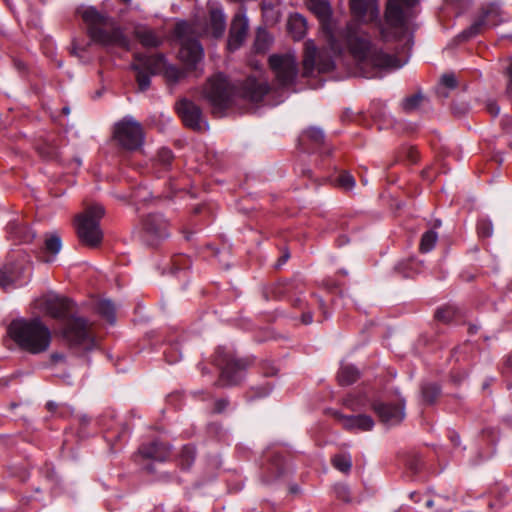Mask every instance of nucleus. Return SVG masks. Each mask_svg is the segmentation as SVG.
<instances>
[{"label":"nucleus","instance_id":"f257e3e1","mask_svg":"<svg viewBox=\"0 0 512 512\" xmlns=\"http://www.w3.org/2000/svg\"><path fill=\"white\" fill-rule=\"evenodd\" d=\"M40 305L47 315L61 321V337L71 348L90 351L95 347L89 323L75 316V303L71 299L51 292L43 296Z\"/></svg>","mask_w":512,"mask_h":512},{"label":"nucleus","instance_id":"f03ea898","mask_svg":"<svg viewBox=\"0 0 512 512\" xmlns=\"http://www.w3.org/2000/svg\"><path fill=\"white\" fill-rule=\"evenodd\" d=\"M345 41L365 78L381 77L382 71L399 69L407 62V59L401 60L384 52L382 48L372 42L368 33L356 29L353 25L347 26Z\"/></svg>","mask_w":512,"mask_h":512},{"label":"nucleus","instance_id":"7ed1b4c3","mask_svg":"<svg viewBox=\"0 0 512 512\" xmlns=\"http://www.w3.org/2000/svg\"><path fill=\"white\" fill-rule=\"evenodd\" d=\"M82 19L87 26V33L90 39L106 48L129 49L130 40L120 26L110 21V18L100 13L94 7H88L82 12Z\"/></svg>","mask_w":512,"mask_h":512},{"label":"nucleus","instance_id":"20e7f679","mask_svg":"<svg viewBox=\"0 0 512 512\" xmlns=\"http://www.w3.org/2000/svg\"><path fill=\"white\" fill-rule=\"evenodd\" d=\"M8 334L22 350L31 354L48 350L52 339L50 329L38 317L12 321Z\"/></svg>","mask_w":512,"mask_h":512},{"label":"nucleus","instance_id":"39448f33","mask_svg":"<svg viewBox=\"0 0 512 512\" xmlns=\"http://www.w3.org/2000/svg\"><path fill=\"white\" fill-rule=\"evenodd\" d=\"M419 0H387L384 24L380 34L384 41L399 40L404 37L414 17L413 9Z\"/></svg>","mask_w":512,"mask_h":512},{"label":"nucleus","instance_id":"423d86ee","mask_svg":"<svg viewBox=\"0 0 512 512\" xmlns=\"http://www.w3.org/2000/svg\"><path fill=\"white\" fill-rule=\"evenodd\" d=\"M213 362L220 369L219 380L215 383L220 387L238 385L245 378L250 364L246 358H236L233 351L226 347L217 348Z\"/></svg>","mask_w":512,"mask_h":512},{"label":"nucleus","instance_id":"0eeeda50","mask_svg":"<svg viewBox=\"0 0 512 512\" xmlns=\"http://www.w3.org/2000/svg\"><path fill=\"white\" fill-rule=\"evenodd\" d=\"M104 208L94 204L86 208L75 218V227L80 242L89 247H97L103 239L100 220L104 215Z\"/></svg>","mask_w":512,"mask_h":512},{"label":"nucleus","instance_id":"6e6552de","mask_svg":"<svg viewBox=\"0 0 512 512\" xmlns=\"http://www.w3.org/2000/svg\"><path fill=\"white\" fill-rule=\"evenodd\" d=\"M202 94L212 112L222 114L233 102L235 87L224 74L218 73L207 80Z\"/></svg>","mask_w":512,"mask_h":512},{"label":"nucleus","instance_id":"1a4fd4ad","mask_svg":"<svg viewBox=\"0 0 512 512\" xmlns=\"http://www.w3.org/2000/svg\"><path fill=\"white\" fill-rule=\"evenodd\" d=\"M174 34L180 43L179 59L188 70L197 69L204 57V50L199 40L193 35L192 26L186 21L176 24Z\"/></svg>","mask_w":512,"mask_h":512},{"label":"nucleus","instance_id":"9d476101","mask_svg":"<svg viewBox=\"0 0 512 512\" xmlns=\"http://www.w3.org/2000/svg\"><path fill=\"white\" fill-rule=\"evenodd\" d=\"M502 21V10L498 2L483 4L472 24L459 33L454 41L458 43L467 41L480 34L485 28L497 26Z\"/></svg>","mask_w":512,"mask_h":512},{"label":"nucleus","instance_id":"9b49d317","mask_svg":"<svg viewBox=\"0 0 512 512\" xmlns=\"http://www.w3.org/2000/svg\"><path fill=\"white\" fill-rule=\"evenodd\" d=\"M269 66L280 88L292 86L298 75V64L294 54H273L269 57Z\"/></svg>","mask_w":512,"mask_h":512},{"label":"nucleus","instance_id":"f8f14e48","mask_svg":"<svg viewBox=\"0 0 512 512\" xmlns=\"http://www.w3.org/2000/svg\"><path fill=\"white\" fill-rule=\"evenodd\" d=\"M114 138L122 148L136 150L142 146L144 141L142 126L132 116H126L116 123Z\"/></svg>","mask_w":512,"mask_h":512},{"label":"nucleus","instance_id":"ddd939ff","mask_svg":"<svg viewBox=\"0 0 512 512\" xmlns=\"http://www.w3.org/2000/svg\"><path fill=\"white\" fill-rule=\"evenodd\" d=\"M304 46V77L314 76L316 73H328L335 68L333 58L328 53H318L317 47L312 40H307Z\"/></svg>","mask_w":512,"mask_h":512},{"label":"nucleus","instance_id":"4468645a","mask_svg":"<svg viewBox=\"0 0 512 512\" xmlns=\"http://www.w3.org/2000/svg\"><path fill=\"white\" fill-rule=\"evenodd\" d=\"M31 276L29 263L17 260L6 263L0 267V286L5 290H11L27 284Z\"/></svg>","mask_w":512,"mask_h":512},{"label":"nucleus","instance_id":"2eb2a0df","mask_svg":"<svg viewBox=\"0 0 512 512\" xmlns=\"http://www.w3.org/2000/svg\"><path fill=\"white\" fill-rule=\"evenodd\" d=\"M299 146L305 152H315L326 156L332 153V148L326 144L324 131L317 126H311L301 133Z\"/></svg>","mask_w":512,"mask_h":512},{"label":"nucleus","instance_id":"dca6fc26","mask_svg":"<svg viewBox=\"0 0 512 512\" xmlns=\"http://www.w3.org/2000/svg\"><path fill=\"white\" fill-rule=\"evenodd\" d=\"M371 407L380 421L387 426H395L405 417V400L403 398L399 399L397 404L374 400Z\"/></svg>","mask_w":512,"mask_h":512},{"label":"nucleus","instance_id":"f3484780","mask_svg":"<svg viewBox=\"0 0 512 512\" xmlns=\"http://www.w3.org/2000/svg\"><path fill=\"white\" fill-rule=\"evenodd\" d=\"M177 111L183 123L196 131L208 129V123L204 119L201 108L188 99H182L177 103Z\"/></svg>","mask_w":512,"mask_h":512},{"label":"nucleus","instance_id":"a211bd4d","mask_svg":"<svg viewBox=\"0 0 512 512\" xmlns=\"http://www.w3.org/2000/svg\"><path fill=\"white\" fill-rule=\"evenodd\" d=\"M248 28L249 22L245 9H241L234 15L231 22L227 40V49L230 52H234L242 46L246 39Z\"/></svg>","mask_w":512,"mask_h":512},{"label":"nucleus","instance_id":"6ab92c4d","mask_svg":"<svg viewBox=\"0 0 512 512\" xmlns=\"http://www.w3.org/2000/svg\"><path fill=\"white\" fill-rule=\"evenodd\" d=\"M143 229L151 245H155L160 240L169 236L168 222L162 214H149L143 222Z\"/></svg>","mask_w":512,"mask_h":512},{"label":"nucleus","instance_id":"aec40b11","mask_svg":"<svg viewBox=\"0 0 512 512\" xmlns=\"http://www.w3.org/2000/svg\"><path fill=\"white\" fill-rule=\"evenodd\" d=\"M353 17L360 22H373L379 19L378 0H350Z\"/></svg>","mask_w":512,"mask_h":512},{"label":"nucleus","instance_id":"412c9836","mask_svg":"<svg viewBox=\"0 0 512 512\" xmlns=\"http://www.w3.org/2000/svg\"><path fill=\"white\" fill-rule=\"evenodd\" d=\"M333 416L346 430L370 431L375 424L372 417L366 414L345 415L339 411H334Z\"/></svg>","mask_w":512,"mask_h":512},{"label":"nucleus","instance_id":"4be33fe9","mask_svg":"<svg viewBox=\"0 0 512 512\" xmlns=\"http://www.w3.org/2000/svg\"><path fill=\"white\" fill-rule=\"evenodd\" d=\"M268 91V83L265 81H259L255 77H248L242 86L243 97L252 102L261 101Z\"/></svg>","mask_w":512,"mask_h":512},{"label":"nucleus","instance_id":"5701e85b","mask_svg":"<svg viewBox=\"0 0 512 512\" xmlns=\"http://www.w3.org/2000/svg\"><path fill=\"white\" fill-rule=\"evenodd\" d=\"M226 29V16L220 5L212 6L209 10V24L207 32L213 38H220L223 36Z\"/></svg>","mask_w":512,"mask_h":512},{"label":"nucleus","instance_id":"b1692460","mask_svg":"<svg viewBox=\"0 0 512 512\" xmlns=\"http://www.w3.org/2000/svg\"><path fill=\"white\" fill-rule=\"evenodd\" d=\"M136 63L153 75L162 74L167 60L163 54H137Z\"/></svg>","mask_w":512,"mask_h":512},{"label":"nucleus","instance_id":"393cba45","mask_svg":"<svg viewBox=\"0 0 512 512\" xmlns=\"http://www.w3.org/2000/svg\"><path fill=\"white\" fill-rule=\"evenodd\" d=\"M140 454L148 459L155 461H165L170 455V448L160 441H152L149 444H143L139 448Z\"/></svg>","mask_w":512,"mask_h":512},{"label":"nucleus","instance_id":"a878e982","mask_svg":"<svg viewBox=\"0 0 512 512\" xmlns=\"http://www.w3.org/2000/svg\"><path fill=\"white\" fill-rule=\"evenodd\" d=\"M287 29L294 40H301L307 31V21L299 13L291 14L287 22Z\"/></svg>","mask_w":512,"mask_h":512},{"label":"nucleus","instance_id":"bb28decb","mask_svg":"<svg viewBox=\"0 0 512 512\" xmlns=\"http://www.w3.org/2000/svg\"><path fill=\"white\" fill-rule=\"evenodd\" d=\"M10 234L19 243H30L36 236L35 232L27 224L22 223L11 224Z\"/></svg>","mask_w":512,"mask_h":512},{"label":"nucleus","instance_id":"cd10ccee","mask_svg":"<svg viewBox=\"0 0 512 512\" xmlns=\"http://www.w3.org/2000/svg\"><path fill=\"white\" fill-rule=\"evenodd\" d=\"M61 248L62 241L59 235H47L44 241V252L50 254V256H47L44 259V261L48 263L53 262L55 260L56 255L60 252Z\"/></svg>","mask_w":512,"mask_h":512},{"label":"nucleus","instance_id":"c85d7f7f","mask_svg":"<svg viewBox=\"0 0 512 512\" xmlns=\"http://www.w3.org/2000/svg\"><path fill=\"white\" fill-rule=\"evenodd\" d=\"M360 376L359 370L350 364H343L338 372V381L342 386L355 383Z\"/></svg>","mask_w":512,"mask_h":512},{"label":"nucleus","instance_id":"c756f323","mask_svg":"<svg viewBox=\"0 0 512 512\" xmlns=\"http://www.w3.org/2000/svg\"><path fill=\"white\" fill-rule=\"evenodd\" d=\"M308 8L322 21L331 15L330 4L326 0H307Z\"/></svg>","mask_w":512,"mask_h":512},{"label":"nucleus","instance_id":"7c9ffc66","mask_svg":"<svg viewBox=\"0 0 512 512\" xmlns=\"http://www.w3.org/2000/svg\"><path fill=\"white\" fill-rule=\"evenodd\" d=\"M129 434V427L122 423L119 425L117 431L108 429L105 433V439L111 445V447L114 448L118 442L126 440Z\"/></svg>","mask_w":512,"mask_h":512},{"label":"nucleus","instance_id":"2f4dec72","mask_svg":"<svg viewBox=\"0 0 512 512\" xmlns=\"http://www.w3.org/2000/svg\"><path fill=\"white\" fill-rule=\"evenodd\" d=\"M272 43V38L268 31L263 27H258L254 41V49L258 53L267 51Z\"/></svg>","mask_w":512,"mask_h":512},{"label":"nucleus","instance_id":"473e14b6","mask_svg":"<svg viewBox=\"0 0 512 512\" xmlns=\"http://www.w3.org/2000/svg\"><path fill=\"white\" fill-rule=\"evenodd\" d=\"M425 100L426 97L421 92H418L404 98L401 103V107L405 113H413L420 108Z\"/></svg>","mask_w":512,"mask_h":512},{"label":"nucleus","instance_id":"72a5a7b5","mask_svg":"<svg viewBox=\"0 0 512 512\" xmlns=\"http://www.w3.org/2000/svg\"><path fill=\"white\" fill-rule=\"evenodd\" d=\"M438 241V233L434 229L424 232L420 239L419 250L422 253L432 251Z\"/></svg>","mask_w":512,"mask_h":512},{"label":"nucleus","instance_id":"f704fd0d","mask_svg":"<svg viewBox=\"0 0 512 512\" xmlns=\"http://www.w3.org/2000/svg\"><path fill=\"white\" fill-rule=\"evenodd\" d=\"M196 456L195 447L191 444L184 445L180 454H179V465L183 470L189 469L194 461Z\"/></svg>","mask_w":512,"mask_h":512},{"label":"nucleus","instance_id":"c9c22d12","mask_svg":"<svg viewBox=\"0 0 512 512\" xmlns=\"http://www.w3.org/2000/svg\"><path fill=\"white\" fill-rule=\"evenodd\" d=\"M131 68L136 72V81L140 91H145L149 88L151 83V74L147 70H145L138 63H133Z\"/></svg>","mask_w":512,"mask_h":512},{"label":"nucleus","instance_id":"e433bc0d","mask_svg":"<svg viewBox=\"0 0 512 512\" xmlns=\"http://www.w3.org/2000/svg\"><path fill=\"white\" fill-rule=\"evenodd\" d=\"M333 467L340 472L349 473L352 468V457L349 453H340L331 459Z\"/></svg>","mask_w":512,"mask_h":512},{"label":"nucleus","instance_id":"4c0bfd02","mask_svg":"<svg viewBox=\"0 0 512 512\" xmlns=\"http://www.w3.org/2000/svg\"><path fill=\"white\" fill-rule=\"evenodd\" d=\"M96 310L109 323L113 324L115 322V306L110 300H100L97 303Z\"/></svg>","mask_w":512,"mask_h":512},{"label":"nucleus","instance_id":"58836bf2","mask_svg":"<svg viewBox=\"0 0 512 512\" xmlns=\"http://www.w3.org/2000/svg\"><path fill=\"white\" fill-rule=\"evenodd\" d=\"M440 391V386L437 383H424L421 387L423 400L428 404L435 402Z\"/></svg>","mask_w":512,"mask_h":512},{"label":"nucleus","instance_id":"ea45409f","mask_svg":"<svg viewBox=\"0 0 512 512\" xmlns=\"http://www.w3.org/2000/svg\"><path fill=\"white\" fill-rule=\"evenodd\" d=\"M137 37L145 47H158L161 44V39L151 30L138 31Z\"/></svg>","mask_w":512,"mask_h":512},{"label":"nucleus","instance_id":"a19ab883","mask_svg":"<svg viewBox=\"0 0 512 512\" xmlns=\"http://www.w3.org/2000/svg\"><path fill=\"white\" fill-rule=\"evenodd\" d=\"M164 77L173 83H176L183 79L186 76V72L175 65L169 64L168 62L165 65V68L162 71Z\"/></svg>","mask_w":512,"mask_h":512},{"label":"nucleus","instance_id":"79ce46f5","mask_svg":"<svg viewBox=\"0 0 512 512\" xmlns=\"http://www.w3.org/2000/svg\"><path fill=\"white\" fill-rule=\"evenodd\" d=\"M267 469L270 472L269 479L266 480L267 482L273 478L280 477L284 472L283 458L280 455L275 454L270 466Z\"/></svg>","mask_w":512,"mask_h":512},{"label":"nucleus","instance_id":"37998d69","mask_svg":"<svg viewBox=\"0 0 512 512\" xmlns=\"http://www.w3.org/2000/svg\"><path fill=\"white\" fill-rule=\"evenodd\" d=\"M164 356L166 361L170 364L178 362L182 358L178 342L170 343L164 351Z\"/></svg>","mask_w":512,"mask_h":512},{"label":"nucleus","instance_id":"c03bdc74","mask_svg":"<svg viewBox=\"0 0 512 512\" xmlns=\"http://www.w3.org/2000/svg\"><path fill=\"white\" fill-rule=\"evenodd\" d=\"M336 183L340 188L346 191L352 190L356 185L355 178L347 171L342 172L337 177Z\"/></svg>","mask_w":512,"mask_h":512},{"label":"nucleus","instance_id":"a18cd8bd","mask_svg":"<svg viewBox=\"0 0 512 512\" xmlns=\"http://www.w3.org/2000/svg\"><path fill=\"white\" fill-rule=\"evenodd\" d=\"M191 267V260L185 255H177L172 260V272L174 274L181 270L189 269Z\"/></svg>","mask_w":512,"mask_h":512},{"label":"nucleus","instance_id":"49530a36","mask_svg":"<svg viewBox=\"0 0 512 512\" xmlns=\"http://www.w3.org/2000/svg\"><path fill=\"white\" fill-rule=\"evenodd\" d=\"M455 312H456V310L453 306H446V307L437 309V311L435 313V317L440 321L448 323L454 319Z\"/></svg>","mask_w":512,"mask_h":512},{"label":"nucleus","instance_id":"de8ad7c7","mask_svg":"<svg viewBox=\"0 0 512 512\" xmlns=\"http://www.w3.org/2000/svg\"><path fill=\"white\" fill-rule=\"evenodd\" d=\"M157 158L162 167L167 169L173 160V153L168 148H161L158 151Z\"/></svg>","mask_w":512,"mask_h":512},{"label":"nucleus","instance_id":"09e8293b","mask_svg":"<svg viewBox=\"0 0 512 512\" xmlns=\"http://www.w3.org/2000/svg\"><path fill=\"white\" fill-rule=\"evenodd\" d=\"M477 231L481 237H490L493 234V225L488 219H481L477 224Z\"/></svg>","mask_w":512,"mask_h":512},{"label":"nucleus","instance_id":"8fccbe9b","mask_svg":"<svg viewBox=\"0 0 512 512\" xmlns=\"http://www.w3.org/2000/svg\"><path fill=\"white\" fill-rule=\"evenodd\" d=\"M272 388L273 387L269 383L256 388H252L253 394L248 396V400L251 401L257 398L266 397L271 393Z\"/></svg>","mask_w":512,"mask_h":512},{"label":"nucleus","instance_id":"3c124183","mask_svg":"<svg viewBox=\"0 0 512 512\" xmlns=\"http://www.w3.org/2000/svg\"><path fill=\"white\" fill-rule=\"evenodd\" d=\"M440 85L448 89H455L458 85L456 76L454 73L443 74L440 79Z\"/></svg>","mask_w":512,"mask_h":512},{"label":"nucleus","instance_id":"603ef678","mask_svg":"<svg viewBox=\"0 0 512 512\" xmlns=\"http://www.w3.org/2000/svg\"><path fill=\"white\" fill-rule=\"evenodd\" d=\"M505 74L508 76L506 93L507 96L512 100V57L509 59V64L505 68Z\"/></svg>","mask_w":512,"mask_h":512},{"label":"nucleus","instance_id":"864d4df0","mask_svg":"<svg viewBox=\"0 0 512 512\" xmlns=\"http://www.w3.org/2000/svg\"><path fill=\"white\" fill-rule=\"evenodd\" d=\"M229 401L225 398H221L215 401L214 412L222 413L228 407Z\"/></svg>","mask_w":512,"mask_h":512},{"label":"nucleus","instance_id":"5fc2aeb1","mask_svg":"<svg viewBox=\"0 0 512 512\" xmlns=\"http://www.w3.org/2000/svg\"><path fill=\"white\" fill-rule=\"evenodd\" d=\"M411 265H412V262H401V263H399V264L395 267V269H396L398 272L402 273V274H403V277L408 278V277H411V276H412V274H411L410 272L406 271V269H407L408 267H410Z\"/></svg>","mask_w":512,"mask_h":512},{"label":"nucleus","instance_id":"6e6d98bb","mask_svg":"<svg viewBox=\"0 0 512 512\" xmlns=\"http://www.w3.org/2000/svg\"><path fill=\"white\" fill-rule=\"evenodd\" d=\"M486 108L487 111L494 117L497 116L500 112V107L495 101H489L486 105Z\"/></svg>","mask_w":512,"mask_h":512},{"label":"nucleus","instance_id":"4d7b16f0","mask_svg":"<svg viewBox=\"0 0 512 512\" xmlns=\"http://www.w3.org/2000/svg\"><path fill=\"white\" fill-rule=\"evenodd\" d=\"M301 321L303 324L308 325L313 321V316L311 312H304L301 316Z\"/></svg>","mask_w":512,"mask_h":512},{"label":"nucleus","instance_id":"13d9d810","mask_svg":"<svg viewBox=\"0 0 512 512\" xmlns=\"http://www.w3.org/2000/svg\"><path fill=\"white\" fill-rule=\"evenodd\" d=\"M449 438L455 446L460 444V436L455 431L449 432Z\"/></svg>","mask_w":512,"mask_h":512},{"label":"nucleus","instance_id":"bf43d9fd","mask_svg":"<svg viewBox=\"0 0 512 512\" xmlns=\"http://www.w3.org/2000/svg\"><path fill=\"white\" fill-rule=\"evenodd\" d=\"M51 358L54 362H59V361H62L64 359V355L63 354H59V353H54L51 355Z\"/></svg>","mask_w":512,"mask_h":512},{"label":"nucleus","instance_id":"052dcab7","mask_svg":"<svg viewBox=\"0 0 512 512\" xmlns=\"http://www.w3.org/2000/svg\"><path fill=\"white\" fill-rule=\"evenodd\" d=\"M46 407L49 411L53 412L56 409L57 404L53 401H49L47 402Z\"/></svg>","mask_w":512,"mask_h":512},{"label":"nucleus","instance_id":"680f3d73","mask_svg":"<svg viewBox=\"0 0 512 512\" xmlns=\"http://www.w3.org/2000/svg\"><path fill=\"white\" fill-rule=\"evenodd\" d=\"M289 490H290V493L297 494L300 492V487L298 485L294 484V485L290 486Z\"/></svg>","mask_w":512,"mask_h":512},{"label":"nucleus","instance_id":"e2e57ef3","mask_svg":"<svg viewBox=\"0 0 512 512\" xmlns=\"http://www.w3.org/2000/svg\"><path fill=\"white\" fill-rule=\"evenodd\" d=\"M347 492H348L347 488H346L345 486H341V487L339 488L338 495H339L340 497H343V496H342V493H343V494H346Z\"/></svg>","mask_w":512,"mask_h":512},{"label":"nucleus","instance_id":"0e129e2a","mask_svg":"<svg viewBox=\"0 0 512 512\" xmlns=\"http://www.w3.org/2000/svg\"><path fill=\"white\" fill-rule=\"evenodd\" d=\"M477 330H478V328H477V326H475V325H471V326L469 327V332H470V333H472V334H473V333H476V332H477Z\"/></svg>","mask_w":512,"mask_h":512},{"label":"nucleus","instance_id":"69168bd1","mask_svg":"<svg viewBox=\"0 0 512 512\" xmlns=\"http://www.w3.org/2000/svg\"><path fill=\"white\" fill-rule=\"evenodd\" d=\"M62 112H63V114L68 115L70 113L69 107H67V106L63 107Z\"/></svg>","mask_w":512,"mask_h":512},{"label":"nucleus","instance_id":"338daca9","mask_svg":"<svg viewBox=\"0 0 512 512\" xmlns=\"http://www.w3.org/2000/svg\"><path fill=\"white\" fill-rule=\"evenodd\" d=\"M440 226H441V220H439V219L435 220L434 228H438Z\"/></svg>","mask_w":512,"mask_h":512},{"label":"nucleus","instance_id":"774afa93","mask_svg":"<svg viewBox=\"0 0 512 512\" xmlns=\"http://www.w3.org/2000/svg\"><path fill=\"white\" fill-rule=\"evenodd\" d=\"M275 373H276V370H275L274 368H272L270 372H265V374H266L267 376H272V375H274Z\"/></svg>","mask_w":512,"mask_h":512}]
</instances>
